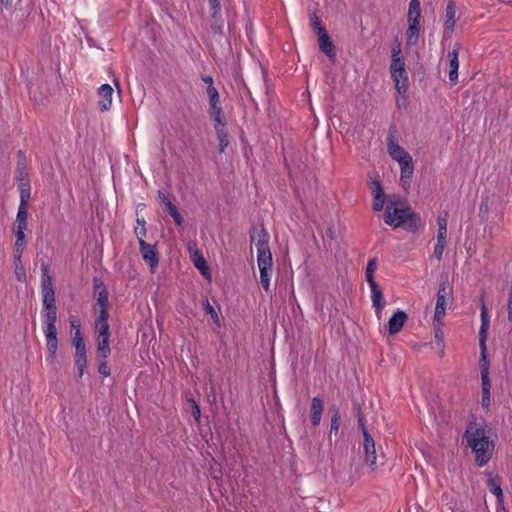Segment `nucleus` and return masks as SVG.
Listing matches in <instances>:
<instances>
[{
    "mask_svg": "<svg viewBox=\"0 0 512 512\" xmlns=\"http://www.w3.org/2000/svg\"><path fill=\"white\" fill-rule=\"evenodd\" d=\"M463 439L466 440L467 446L471 448L475 455L476 466L483 467L491 460L496 445L497 434L493 430V427L484 419L477 421L473 418L472 421H469Z\"/></svg>",
    "mask_w": 512,
    "mask_h": 512,
    "instance_id": "nucleus-1",
    "label": "nucleus"
},
{
    "mask_svg": "<svg viewBox=\"0 0 512 512\" xmlns=\"http://www.w3.org/2000/svg\"><path fill=\"white\" fill-rule=\"evenodd\" d=\"M480 317H481V325L479 329V348H480V358H479V366L481 373V388H482V400L481 405L484 409H488L491 405V381L489 377V359L487 355V337L488 330L490 325V318L488 315V309L485 304V291L482 290L480 297Z\"/></svg>",
    "mask_w": 512,
    "mask_h": 512,
    "instance_id": "nucleus-2",
    "label": "nucleus"
},
{
    "mask_svg": "<svg viewBox=\"0 0 512 512\" xmlns=\"http://www.w3.org/2000/svg\"><path fill=\"white\" fill-rule=\"evenodd\" d=\"M402 204L400 198L390 199L384 213V221L392 228H403L407 232L416 233L424 226L420 215L412 210L410 206L398 207Z\"/></svg>",
    "mask_w": 512,
    "mask_h": 512,
    "instance_id": "nucleus-3",
    "label": "nucleus"
},
{
    "mask_svg": "<svg viewBox=\"0 0 512 512\" xmlns=\"http://www.w3.org/2000/svg\"><path fill=\"white\" fill-rule=\"evenodd\" d=\"M41 262V293L44 308V320H57V307L55 299V289L52 283V277L49 274V264L43 259Z\"/></svg>",
    "mask_w": 512,
    "mask_h": 512,
    "instance_id": "nucleus-4",
    "label": "nucleus"
},
{
    "mask_svg": "<svg viewBox=\"0 0 512 512\" xmlns=\"http://www.w3.org/2000/svg\"><path fill=\"white\" fill-rule=\"evenodd\" d=\"M387 150L389 156L398 163H401L411 157V155L399 145L398 128L395 123L390 124L388 129Z\"/></svg>",
    "mask_w": 512,
    "mask_h": 512,
    "instance_id": "nucleus-5",
    "label": "nucleus"
},
{
    "mask_svg": "<svg viewBox=\"0 0 512 512\" xmlns=\"http://www.w3.org/2000/svg\"><path fill=\"white\" fill-rule=\"evenodd\" d=\"M57 320H44L45 329L44 333L46 336V347L48 357L52 360L56 358L58 350V331L56 327Z\"/></svg>",
    "mask_w": 512,
    "mask_h": 512,
    "instance_id": "nucleus-6",
    "label": "nucleus"
},
{
    "mask_svg": "<svg viewBox=\"0 0 512 512\" xmlns=\"http://www.w3.org/2000/svg\"><path fill=\"white\" fill-rule=\"evenodd\" d=\"M139 248L144 262L149 265L151 271H154L160 260L157 244H149L145 240H142L141 244H139Z\"/></svg>",
    "mask_w": 512,
    "mask_h": 512,
    "instance_id": "nucleus-7",
    "label": "nucleus"
},
{
    "mask_svg": "<svg viewBox=\"0 0 512 512\" xmlns=\"http://www.w3.org/2000/svg\"><path fill=\"white\" fill-rule=\"evenodd\" d=\"M408 320V315L405 311L397 309L389 318L386 329L389 336H394L399 333Z\"/></svg>",
    "mask_w": 512,
    "mask_h": 512,
    "instance_id": "nucleus-8",
    "label": "nucleus"
},
{
    "mask_svg": "<svg viewBox=\"0 0 512 512\" xmlns=\"http://www.w3.org/2000/svg\"><path fill=\"white\" fill-rule=\"evenodd\" d=\"M487 475L490 477L487 481L489 490L493 495H495L497 499V512L505 511L506 507L504 505V493L500 486L501 478L498 475L491 477L492 473H488Z\"/></svg>",
    "mask_w": 512,
    "mask_h": 512,
    "instance_id": "nucleus-9",
    "label": "nucleus"
},
{
    "mask_svg": "<svg viewBox=\"0 0 512 512\" xmlns=\"http://www.w3.org/2000/svg\"><path fill=\"white\" fill-rule=\"evenodd\" d=\"M157 195L160 202L164 205L165 211L173 218L175 224L181 227L184 223V218L180 214L178 207L170 201L163 191L158 190Z\"/></svg>",
    "mask_w": 512,
    "mask_h": 512,
    "instance_id": "nucleus-10",
    "label": "nucleus"
},
{
    "mask_svg": "<svg viewBox=\"0 0 512 512\" xmlns=\"http://www.w3.org/2000/svg\"><path fill=\"white\" fill-rule=\"evenodd\" d=\"M455 14L456 3L454 0H449L446 6L445 21L443 25V37L448 39L451 37L455 27Z\"/></svg>",
    "mask_w": 512,
    "mask_h": 512,
    "instance_id": "nucleus-11",
    "label": "nucleus"
},
{
    "mask_svg": "<svg viewBox=\"0 0 512 512\" xmlns=\"http://www.w3.org/2000/svg\"><path fill=\"white\" fill-rule=\"evenodd\" d=\"M15 180L17 183L30 181L28 172V162L23 150L17 152V163L15 168Z\"/></svg>",
    "mask_w": 512,
    "mask_h": 512,
    "instance_id": "nucleus-12",
    "label": "nucleus"
},
{
    "mask_svg": "<svg viewBox=\"0 0 512 512\" xmlns=\"http://www.w3.org/2000/svg\"><path fill=\"white\" fill-rule=\"evenodd\" d=\"M363 447L366 454V463L372 470L376 469V449L375 441L369 432H365L363 436Z\"/></svg>",
    "mask_w": 512,
    "mask_h": 512,
    "instance_id": "nucleus-13",
    "label": "nucleus"
},
{
    "mask_svg": "<svg viewBox=\"0 0 512 512\" xmlns=\"http://www.w3.org/2000/svg\"><path fill=\"white\" fill-rule=\"evenodd\" d=\"M318 43L321 52H323L330 61L334 62L336 59V47L328 32L318 35Z\"/></svg>",
    "mask_w": 512,
    "mask_h": 512,
    "instance_id": "nucleus-14",
    "label": "nucleus"
},
{
    "mask_svg": "<svg viewBox=\"0 0 512 512\" xmlns=\"http://www.w3.org/2000/svg\"><path fill=\"white\" fill-rule=\"evenodd\" d=\"M109 312H101L95 319V328L98 332V339H110Z\"/></svg>",
    "mask_w": 512,
    "mask_h": 512,
    "instance_id": "nucleus-15",
    "label": "nucleus"
},
{
    "mask_svg": "<svg viewBox=\"0 0 512 512\" xmlns=\"http://www.w3.org/2000/svg\"><path fill=\"white\" fill-rule=\"evenodd\" d=\"M98 108L101 112L108 111L112 104L113 88L109 84H103L98 88Z\"/></svg>",
    "mask_w": 512,
    "mask_h": 512,
    "instance_id": "nucleus-16",
    "label": "nucleus"
},
{
    "mask_svg": "<svg viewBox=\"0 0 512 512\" xmlns=\"http://www.w3.org/2000/svg\"><path fill=\"white\" fill-rule=\"evenodd\" d=\"M323 410V399L320 396L313 397L310 405V420L314 427H318L320 425Z\"/></svg>",
    "mask_w": 512,
    "mask_h": 512,
    "instance_id": "nucleus-17",
    "label": "nucleus"
},
{
    "mask_svg": "<svg viewBox=\"0 0 512 512\" xmlns=\"http://www.w3.org/2000/svg\"><path fill=\"white\" fill-rule=\"evenodd\" d=\"M191 260L195 266V268L201 273V275L208 281H211V270L210 267L202 255L201 251L196 250L191 255Z\"/></svg>",
    "mask_w": 512,
    "mask_h": 512,
    "instance_id": "nucleus-18",
    "label": "nucleus"
},
{
    "mask_svg": "<svg viewBox=\"0 0 512 512\" xmlns=\"http://www.w3.org/2000/svg\"><path fill=\"white\" fill-rule=\"evenodd\" d=\"M251 241H255L257 238V250L263 249V250H270L269 248V234L265 227L261 225L260 229H257L256 227L252 228V233L250 235Z\"/></svg>",
    "mask_w": 512,
    "mask_h": 512,
    "instance_id": "nucleus-19",
    "label": "nucleus"
},
{
    "mask_svg": "<svg viewBox=\"0 0 512 512\" xmlns=\"http://www.w3.org/2000/svg\"><path fill=\"white\" fill-rule=\"evenodd\" d=\"M453 286L449 283V275L443 272L439 276V284L436 296L453 299Z\"/></svg>",
    "mask_w": 512,
    "mask_h": 512,
    "instance_id": "nucleus-20",
    "label": "nucleus"
},
{
    "mask_svg": "<svg viewBox=\"0 0 512 512\" xmlns=\"http://www.w3.org/2000/svg\"><path fill=\"white\" fill-rule=\"evenodd\" d=\"M328 414L331 417L330 432H329V437L331 438L332 435L337 436L339 433V428L341 425V416H340L339 407L336 404H331L328 408Z\"/></svg>",
    "mask_w": 512,
    "mask_h": 512,
    "instance_id": "nucleus-21",
    "label": "nucleus"
},
{
    "mask_svg": "<svg viewBox=\"0 0 512 512\" xmlns=\"http://www.w3.org/2000/svg\"><path fill=\"white\" fill-rule=\"evenodd\" d=\"M208 114L213 121L214 129H216V127L222 128L227 126V120L221 106H209Z\"/></svg>",
    "mask_w": 512,
    "mask_h": 512,
    "instance_id": "nucleus-22",
    "label": "nucleus"
},
{
    "mask_svg": "<svg viewBox=\"0 0 512 512\" xmlns=\"http://www.w3.org/2000/svg\"><path fill=\"white\" fill-rule=\"evenodd\" d=\"M74 363L77 369L76 380L79 381L85 372L87 367V350H76L74 355Z\"/></svg>",
    "mask_w": 512,
    "mask_h": 512,
    "instance_id": "nucleus-23",
    "label": "nucleus"
},
{
    "mask_svg": "<svg viewBox=\"0 0 512 512\" xmlns=\"http://www.w3.org/2000/svg\"><path fill=\"white\" fill-rule=\"evenodd\" d=\"M257 263L259 271H272L273 260L270 250L258 249L257 251Z\"/></svg>",
    "mask_w": 512,
    "mask_h": 512,
    "instance_id": "nucleus-24",
    "label": "nucleus"
},
{
    "mask_svg": "<svg viewBox=\"0 0 512 512\" xmlns=\"http://www.w3.org/2000/svg\"><path fill=\"white\" fill-rule=\"evenodd\" d=\"M19 194H20V205L18 208L22 210H28L27 206L31 196V185L30 181L17 183Z\"/></svg>",
    "mask_w": 512,
    "mask_h": 512,
    "instance_id": "nucleus-25",
    "label": "nucleus"
},
{
    "mask_svg": "<svg viewBox=\"0 0 512 512\" xmlns=\"http://www.w3.org/2000/svg\"><path fill=\"white\" fill-rule=\"evenodd\" d=\"M420 22L414 21L408 22V29L406 31V42L408 46H413L418 42L420 33Z\"/></svg>",
    "mask_w": 512,
    "mask_h": 512,
    "instance_id": "nucleus-26",
    "label": "nucleus"
},
{
    "mask_svg": "<svg viewBox=\"0 0 512 512\" xmlns=\"http://www.w3.org/2000/svg\"><path fill=\"white\" fill-rule=\"evenodd\" d=\"M28 210H22L18 208L15 222L12 226V232H24L28 224Z\"/></svg>",
    "mask_w": 512,
    "mask_h": 512,
    "instance_id": "nucleus-27",
    "label": "nucleus"
},
{
    "mask_svg": "<svg viewBox=\"0 0 512 512\" xmlns=\"http://www.w3.org/2000/svg\"><path fill=\"white\" fill-rule=\"evenodd\" d=\"M448 218H449V213L446 210L442 211L438 217L437 241H447Z\"/></svg>",
    "mask_w": 512,
    "mask_h": 512,
    "instance_id": "nucleus-28",
    "label": "nucleus"
},
{
    "mask_svg": "<svg viewBox=\"0 0 512 512\" xmlns=\"http://www.w3.org/2000/svg\"><path fill=\"white\" fill-rule=\"evenodd\" d=\"M395 82V88L399 94H406L409 88L408 74L404 69V72L399 75L395 73V76H391Z\"/></svg>",
    "mask_w": 512,
    "mask_h": 512,
    "instance_id": "nucleus-29",
    "label": "nucleus"
},
{
    "mask_svg": "<svg viewBox=\"0 0 512 512\" xmlns=\"http://www.w3.org/2000/svg\"><path fill=\"white\" fill-rule=\"evenodd\" d=\"M371 298L373 307L375 308L377 315H379L385 306L383 292L379 286L371 289ZM379 317L380 316H378V318Z\"/></svg>",
    "mask_w": 512,
    "mask_h": 512,
    "instance_id": "nucleus-30",
    "label": "nucleus"
},
{
    "mask_svg": "<svg viewBox=\"0 0 512 512\" xmlns=\"http://www.w3.org/2000/svg\"><path fill=\"white\" fill-rule=\"evenodd\" d=\"M211 30L213 34L223 35V20L221 18V11H215V9H211Z\"/></svg>",
    "mask_w": 512,
    "mask_h": 512,
    "instance_id": "nucleus-31",
    "label": "nucleus"
},
{
    "mask_svg": "<svg viewBox=\"0 0 512 512\" xmlns=\"http://www.w3.org/2000/svg\"><path fill=\"white\" fill-rule=\"evenodd\" d=\"M110 353V339H97L96 358L98 360H107Z\"/></svg>",
    "mask_w": 512,
    "mask_h": 512,
    "instance_id": "nucleus-32",
    "label": "nucleus"
},
{
    "mask_svg": "<svg viewBox=\"0 0 512 512\" xmlns=\"http://www.w3.org/2000/svg\"><path fill=\"white\" fill-rule=\"evenodd\" d=\"M453 299L438 297L436 301L435 311H434V320L438 321L439 319H443L446 315V308L448 303H451Z\"/></svg>",
    "mask_w": 512,
    "mask_h": 512,
    "instance_id": "nucleus-33",
    "label": "nucleus"
},
{
    "mask_svg": "<svg viewBox=\"0 0 512 512\" xmlns=\"http://www.w3.org/2000/svg\"><path fill=\"white\" fill-rule=\"evenodd\" d=\"M215 132H216L217 139H218V142H219L218 151H219L220 154H222V153L225 152V149L229 145V138H228L229 134H228L227 127H222V128H217L216 127Z\"/></svg>",
    "mask_w": 512,
    "mask_h": 512,
    "instance_id": "nucleus-34",
    "label": "nucleus"
},
{
    "mask_svg": "<svg viewBox=\"0 0 512 512\" xmlns=\"http://www.w3.org/2000/svg\"><path fill=\"white\" fill-rule=\"evenodd\" d=\"M408 22L419 21L421 18V3L419 0H410L408 9Z\"/></svg>",
    "mask_w": 512,
    "mask_h": 512,
    "instance_id": "nucleus-35",
    "label": "nucleus"
},
{
    "mask_svg": "<svg viewBox=\"0 0 512 512\" xmlns=\"http://www.w3.org/2000/svg\"><path fill=\"white\" fill-rule=\"evenodd\" d=\"M404 66H405V62H404V58H403V56H401V54H399L397 56L391 55V64H390L391 76H395V73H398L399 75H401V73L404 72V69H405Z\"/></svg>",
    "mask_w": 512,
    "mask_h": 512,
    "instance_id": "nucleus-36",
    "label": "nucleus"
},
{
    "mask_svg": "<svg viewBox=\"0 0 512 512\" xmlns=\"http://www.w3.org/2000/svg\"><path fill=\"white\" fill-rule=\"evenodd\" d=\"M202 305H203V310L208 315H210V317H211L212 321L214 322V324L217 327H221L222 323H221L220 317H219L217 311L215 310V308L210 304V302H209L207 297H205L203 299Z\"/></svg>",
    "mask_w": 512,
    "mask_h": 512,
    "instance_id": "nucleus-37",
    "label": "nucleus"
},
{
    "mask_svg": "<svg viewBox=\"0 0 512 512\" xmlns=\"http://www.w3.org/2000/svg\"><path fill=\"white\" fill-rule=\"evenodd\" d=\"M96 297V305L100 306L99 313L101 312H109V293L108 291H104L102 289L99 294L94 295Z\"/></svg>",
    "mask_w": 512,
    "mask_h": 512,
    "instance_id": "nucleus-38",
    "label": "nucleus"
},
{
    "mask_svg": "<svg viewBox=\"0 0 512 512\" xmlns=\"http://www.w3.org/2000/svg\"><path fill=\"white\" fill-rule=\"evenodd\" d=\"M399 165L401 168L400 176H402L404 178L413 177L414 162H413L412 157H409V159L402 161L401 163H399Z\"/></svg>",
    "mask_w": 512,
    "mask_h": 512,
    "instance_id": "nucleus-39",
    "label": "nucleus"
},
{
    "mask_svg": "<svg viewBox=\"0 0 512 512\" xmlns=\"http://www.w3.org/2000/svg\"><path fill=\"white\" fill-rule=\"evenodd\" d=\"M443 319H439L438 321L433 319V328H434V334H435V342L437 345H442L444 343L445 335L442 330L443 326Z\"/></svg>",
    "mask_w": 512,
    "mask_h": 512,
    "instance_id": "nucleus-40",
    "label": "nucleus"
},
{
    "mask_svg": "<svg viewBox=\"0 0 512 512\" xmlns=\"http://www.w3.org/2000/svg\"><path fill=\"white\" fill-rule=\"evenodd\" d=\"M71 343L76 350L86 349V344L80 329H77L74 333H72Z\"/></svg>",
    "mask_w": 512,
    "mask_h": 512,
    "instance_id": "nucleus-41",
    "label": "nucleus"
},
{
    "mask_svg": "<svg viewBox=\"0 0 512 512\" xmlns=\"http://www.w3.org/2000/svg\"><path fill=\"white\" fill-rule=\"evenodd\" d=\"M14 265L16 279L20 282L26 281V270L22 264L21 258L14 257Z\"/></svg>",
    "mask_w": 512,
    "mask_h": 512,
    "instance_id": "nucleus-42",
    "label": "nucleus"
},
{
    "mask_svg": "<svg viewBox=\"0 0 512 512\" xmlns=\"http://www.w3.org/2000/svg\"><path fill=\"white\" fill-rule=\"evenodd\" d=\"M353 405H354V410L356 411L358 427L360 428L362 435L365 436V432H368V430L365 425V418L361 411V407H360L359 403H357V402H355Z\"/></svg>",
    "mask_w": 512,
    "mask_h": 512,
    "instance_id": "nucleus-43",
    "label": "nucleus"
},
{
    "mask_svg": "<svg viewBox=\"0 0 512 512\" xmlns=\"http://www.w3.org/2000/svg\"><path fill=\"white\" fill-rule=\"evenodd\" d=\"M385 202V192H378L377 194L373 195V210L376 212H379L383 209Z\"/></svg>",
    "mask_w": 512,
    "mask_h": 512,
    "instance_id": "nucleus-44",
    "label": "nucleus"
},
{
    "mask_svg": "<svg viewBox=\"0 0 512 512\" xmlns=\"http://www.w3.org/2000/svg\"><path fill=\"white\" fill-rule=\"evenodd\" d=\"M206 93L209 98V106L219 105L220 95L215 87L206 88Z\"/></svg>",
    "mask_w": 512,
    "mask_h": 512,
    "instance_id": "nucleus-45",
    "label": "nucleus"
},
{
    "mask_svg": "<svg viewBox=\"0 0 512 512\" xmlns=\"http://www.w3.org/2000/svg\"><path fill=\"white\" fill-rule=\"evenodd\" d=\"M311 26L317 35L327 32L326 28L321 23L320 19L317 17L315 13L311 16Z\"/></svg>",
    "mask_w": 512,
    "mask_h": 512,
    "instance_id": "nucleus-46",
    "label": "nucleus"
},
{
    "mask_svg": "<svg viewBox=\"0 0 512 512\" xmlns=\"http://www.w3.org/2000/svg\"><path fill=\"white\" fill-rule=\"evenodd\" d=\"M271 274L272 271H260V284L266 292L269 291Z\"/></svg>",
    "mask_w": 512,
    "mask_h": 512,
    "instance_id": "nucleus-47",
    "label": "nucleus"
},
{
    "mask_svg": "<svg viewBox=\"0 0 512 512\" xmlns=\"http://www.w3.org/2000/svg\"><path fill=\"white\" fill-rule=\"evenodd\" d=\"M449 69H459L458 50L453 49L448 52Z\"/></svg>",
    "mask_w": 512,
    "mask_h": 512,
    "instance_id": "nucleus-48",
    "label": "nucleus"
},
{
    "mask_svg": "<svg viewBox=\"0 0 512 512\" xmlns=\"http://www.w3.org/2000/svg\"><path fill=\"white\" fill-rule=\"evenodd\" d=\"M92 284H93V294L94 295L99 294V292H101L102 289L104 291H108L105 283L103 282V280L101 278L94 277L92 279Z\"/></svg>",
    "mask_w": 512,
    "mask_h": 512,
    "instance_id": "nucleus-49",
    "label": "nucleus"
},
{
    "mask_svg": "<svg viewBox=\"0 0 512 512\" xmlns=\"http://www.w3.org/2000/svg\"><path fill=\"white\" fill-rule=\"evenodd\" d=\"M99 364H98V372L99 374H101L103 377H108L111 375V370L107 364V360H98Z\"/></svg>",
    "mask_w": 512,
    "mask_h": 512,
    "instance_id": "nucleus-50",
    "label": "nucleus"
},
{
    "mask_svg": "<svg viewBox=\"0 0 512 512\" xmlns=\"http://www.w3.org/2000/svg\"><path fill=\"white\" fill-rule=\"evenodd\" d=\"M369 188L371 189V193L377 194L378 192H384V188L382 186V183L378 179H372L369 183Z\"/></svg>",
    "mask_w": 512,
    "mask_h": 512,
    "instance_id": "nucleus-51",
    "label": "nucleus"
},
{
    "mask_svg": "<svg viewBox=\"0 0 512 512\" xmlns=\"http://www.w3.org/2000/svg\"><path fill=\"white\" fill-rule=\"evenodd\" d=\"M447 244V241H437L434 247V255L438 260L442 259L444 248Z\"/></svg>",
    "mask_w": 512,
    "mask_h": 512,
    "instance_id": "nucleus-52",
    "label": "nucleus"
},
{
    "mask_svg": "<svg viewBox=\"0 0 512 512\" xmlns=\"http://www.w3.org/2000/svg\"><path fill=\"white\" fill-rule=\"evenodd\" d=\"M69 322L71 327V333H73V331H77V329L81 330V320L78 316L71 315L69 318Z\"/></svg>",
    "mask_w": 512,
    "mask_h": 512,
    "instance_id": "nucleus-53",
    "label": "nucleus"
},
{
    "mask_svg": "<svg viewBox=\"0 0 512 512\" xmlns=\"http://www.w3.org/2000/svg\"><path fill=\"white\" fill-rule=\"evenodd\" d=\"M401 54V43L400 41L398 40V38L396 37L393 42H392V46H391V55L393 56H397Z\"/></svg>",
    "mask_w": 512,
    "mask_h": 512,
    "instance_id": "nucleus-54",
    "label": "nucleus"
},
{
    "mask_svg": "<svg viewBox=\"0 0 512 512\" xmlns=\"http://www.w3.org/2000/svg\"><path fill=\"white\" fill-rule=\"evenodd\" d=\"M376 269H377V259L376 258L369 259L367 266H366L365 273H375Z\"/></svg>",
    "mask_w": 512,
    "mask_h": 512,
    "instance_id": "nucleus-55",
    "label": "nucleus"
},
{
    "mask_svg": "<svg viewBox=\"0 0 512 512\" xmlns=\"http://www.w3.org/2000/svg\"><path fill=\"white\" fill-rule=\"evenodd\" d=\"M134 232L138 239V243L141 244V241L145 240V237H146V232H147L146 228L136 227Z\"/></svg>",
    "mask_w": 512,
    "mask_h": 512,
    "instance_id": "nucleus-56",
    "label": "nucleus"
},
{
    "mask_svg": "<svg viewBox=\"0 0 512 512\" xmlns=\"http://www.w3.org/2000/svg\"><path fill=\"white\" fill-rule=\"evenodd\" d=\"M191 414L194 419L199 422L201 418V409L199 404H195V406H191Z\"/></svg>",
    "mask_w": 512,
    "mask_h": 512,
    "instance_id": "nucleus-57",
    "label": "nucleus"
},
{
    "mask_svg": "<svg viewBox=\"0 0 512 512\" xmlns=\"http://www.w3.org/2000/svg\"><path fill=\"white\" fill-rule=\"evenodd\" d=\"M13 234L15 235V244H22V245H26V236H25V233L24 232H13Z\"/></svg>",
    "mask_w": 512,
    "mask_h": 512,
    "instance_id": "nucleus-58",
    "label": "nucleus"
},
{
    "mask_svg": "<svg viewBox=\"0 0 512 512\" xmlns=\"http://www.w3.org/2000/svg\"><path fill=\"white\" fill-rule=\"evenodd\" d=\"M365 278H366L367 283L370 286V289H373V288L379 286L374 279V273H365Z\"/></svg>",
    "mask_w": 512,
    "mask_h": 512,
    "instance_id": "nucleus-59",
    "label": "nucleus"
},
{
    "mask_svg": "<svg viewBox=\"0 0 512 512\" xmlns=\"http://www.w3.org/2000/svg\"><path fill=\"white\" fill-rule=\"evenodd\" d=\"M449 80L452 85H455L458 81V69H449Z\"/></svg>",
    "mask_w": 512,
    "mask_h": 512,
    "instance_id": "nucleus-60",
    "label": "nucleus"
},
{
    "mask_svg": "<svg viewBox=\"0 0 512 512\" xmlns=\"http://www.w3.org/2000/svg\"><path fill=\"white\" fill-rule=\"evenodd\" d=\"M411 182H412V177L404 178V177L400 176V184L405 191H407L410 188Z\"/></svg>",
    "mask_w": 512,
    "mask_h": 512,
    "instance_id": "nucleus-61",
    "label": "nucleus"
},
{
    "mask_svg": "<svg viewBox=\"0 0 512 512\" xmlns=\"http://www.w3.org/2000/svg\"><path fill=\"white\" fill-rule=\"evenodd\" d=\"M25 247H26V245L14 244V251H15V256L14 257L21 258Z\"/></svg>",
    "mask_w": 512,
    "mask_h": 512,
    "instance_id": "nucleus-62",
    "label": "nucleus"
},
{
    "mask_svg": "<svg viewBox=\"0 0 512 512\" xmlns=\"http://www.w3.org/2000/svg\"><path fill=\"white\" fill-rule=\"evenodd\" d=\"M210 10L215 9V11H221L220 0H208Z\"/></svg>",
    "mask_w": 512,
    "mask_h": 512,
    "instance_id": "nucleus-63",
    "label": "nucleus"
},
{
    "mask_svg": "<svg viewBox=\"0 0 512 512\" xmlns=\"http://www.w3.org/2000/svg\"><path fill=\"white\" fill-rule=\"evenodd\" d=\"M202 80L204 83L207 84V88L214 87L213 85V78L210 75H204L202 76Z\"/></svg>",
    "mask_w": 512,
    "mask_h": 512,
    "instance_id": "nucleus-64",
    "label": "nucleus"
}]
</instances>
